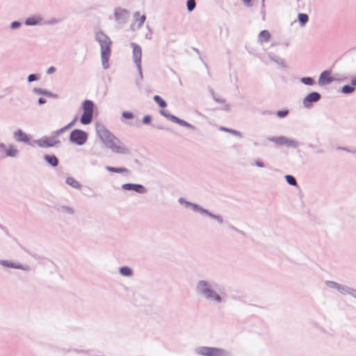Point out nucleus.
<instances>
[{"instance_id": "f257e3e1", "label": "nucleus", "mask_w": 356, "mask_h": 356, "mask_svg": "<svg viewBox=\"0 0 356 356\" xmlns=\"http://www.w3.org/2000/svg\"><path fill=\"white\" fill-rule=\"evenodd\" d=\"M221 285L213 280H199L195 285L196 293L206 300L220 303L222 298L219 292Z\"/></svg>"}, {"instance_id": "f03ea898", "label": "nucleus", "mask_w": 356, "mask_h": 356, "mask_svg": "<svg viewBox=\"0 0 356 356\" xmlns=\"http://www.w3.org/2000/svg\"><path fill=\"white\" fill-rule=\"evenodd\" d=\"M96 131L102 143L113 152L122 154H129V149L124 146L123 143L104 125H97Z\"/></svg>"}, {"instance_id": "7ed1b4c3", "label": "nucleus", "mask_w": 356, "mask_h": 356, "mask_svg": "<svg viewBox=\"0 0 356 356\" xmlns=\"http://www.w3.org/2000/svg\"><path fill=\"white\" fill-rule=\"evenodd\" d=\"M195 353L202 356H232V353L225 349L215 347L200 346Z\"/></svg>"}, {"instance_id": "20e7f679", "label": "nucleus", "mask_w": 356, "mask_h": 356, "mask_svg": "<svg viewBox=\"0 0 356 356\" xmlns=\"http://www.w3.org/2000/svg\"><path fill=\"white\" fill-rule=\"evenodd\" d=\"M95 40L101 47V54L111 53V40L102 31H99L95 34Z\"/></svg>"}, {"instance_id": "39448f33", "label": "nucleus", "mask_w": 356, "mask_h": 356, "mask_svg": "<svg viewBox=\"0 0 356 356\" xmlns=\"http://www.w3.org/2000/svg\"><path fill=\"white\" fill-rule=\"evenodd\" d=\"M69 140L72 143L81 146L86 143L88 134L81 129H75L71 131Z\"/></svg>"}, {"instance_id": "423d86ee", "label": "nucleus", "mask_w": 356, "mask_h": 356, "mask_svg": "<svg viewBox=\"0 0 356 356\" xmlns=\"http://www.w3.org/2000/svg\"><path fill=\"white\" fill-rule=\"evenodd\" d=\"M267 140L273 142L278 145H285L289 147L296 148L299 145V143L293 139H290L286 136H272L268 137Z\"/></svg>"}, {"instance_id": "0eeeda50", "label": "nucleus", "mask_w": 356, "mask_h": 356, "mask_svg": "<svg viewBox=\"0 0 356 356\" xmlns=\"http://www.w3.org/2000/svg\"><path fill=\"white\" fill-rule=\"evenodd\" d=\"M131 46L133 47V60L135 63L140 78L143 79V73H142V68H141V56H142V49L141 47L136 44V43H131Z\"/></svg>"}, {"instance_id": "6e6552de", "label": "nucleus", "mask_w": 356, "mask_h": 356, "mask_svg": "<svg viewBox=\"0 0 356 356\" xmlns=\"http://www.w3.org/2000/svg\"><path fill=\"white\" fill-rule=\"evenodd\" d=\"M188 204H190L191 208L193 211L195 212H199L201 214L206 215L209 216L210 218L215 219L219 224H222L224 222L223 218L220 215H216L211 212H210L209 210L204 209L199 204L196 203H187Z\"/></svg>"}, {"instance_id": "1a4fd4ad", "label": "nucleus", "mask_w": 356, "mask_h": 356, "mask_svg": "<svg viewBox=\"0 0 356 356\" xmlns=\"http://www.w3.org/2000/svg\"><path fill=\"white\" fill-rule=\"evenodd\" d=\"M56 136L51 134L50 137H43L35 141L40 147L48 148L54 147L60 143V141L55 139Z\"/></svg>"}, {"instance_id": "9d476101", "label": "nucleus", "mask_w": 356, "mask_h": 356, "mask_svg": "<svg viewBox=\"0 0 356 356\" xmlns=\"http://www.w3.org/2000/svg\"><path fill=\"white\" fill-rule=\"evenodd\" d=\"M321 98V95L318 92H311L307 94L302 99V105L305 108H311L313 104L318 102Z\"/></svg>"}, {"instance_id": "9b49d317", "label": "nucleus", "mask_w": 356, "mask_h": 356, "mask_svg": "<svg viewBox=\"0 0 356 356\" xmlns=\"http://www.w3.org/2000/svg\"><path fill=\"white\" fill-rule=\"evenodd\" d=\"M129 17L130 13L129 10L120 7L114 9V17L118 24H124Z\"/></svg>"}, {"instance_id": "f8f14e48", "label": "nucleus", "mask_w": 356, "mask_h": 356, "mask_svg": "<svg viewBox=\"0 0 356 356\" xmlns=\"http://www.w3.org/2000/svg\"><path fill=\"white\" fill-rule=\"evenodd\" d=\"M122 188L125 191H134L138 193L143 194L147 192V188L140 184L126 183L122 185Z\"/></svg>"}, {"instance_id": "ddd939ff", "label": "nucleus", "mask_w": 356, "mask_h": 356, "mask_svg": "<svg viewBox=\"0 0 356 356\" xmlns=\"http://www.w3.org/2000/svg\"><path fill=\"white\" fill-rule=\"evenodd\" d=\"M0 264L3 266L11 268H15V269H21L25 271H29L31 270V268L28 265H23L21 264H15L11 261L8 260H0Z\"/></svg>"}, {"instance_id": "4468645a", "label": "nucleus", "mask_w": 356, "mask_h": 356, "mask_svg": "<svg viewBox=\"0 0 356 356\" xmlns=\"http://www.w3.org/2000/svg\"><path fill=\"white\" fill-rule=\"evenodd\" d=\"M330 71L325 70L322 72L318 79V84L319 86H325L332 83L334 79L330 76Z\"/></svg>"}, {"instance_id": "2eb2a0df", "label": "nucleus", "mask_w": 356, "mask_h": 356, "mask_svg": "<svg viewBox=\"0 0 356 356\" xmlns=\"http://www.w3.org/2000/svg\"><path fill=\"white\" fill-rule=\"evenodd\" d=\"M14 138L18 143H29L30 138L22 129H17L14 132Z\"/></svg>"}, {"instance_id": "dca6fc26", "label": "nucleus", "mask_w": 356, "mask_h": 356, "mask_svg": "<svg viewBox=\"0 0 356 356\" xmlns=\"http://www.w3.org/2000/svg\"><path fill=\"white\" fill-rule=\"evenodd\" d=\"M32 91L33 93H35L36 95H44L47 97H51V98H54V99L58 98V95L53 93V92H51L49 90H47L45 89H43V88H34Z\"/></svg>"}, {"instance_id": "f3484780", "label": "nucleus", "mask_w": 356, "mask_h": 356, "mask_svg": "<svg viewBox=\"0 0 356 356\" xmlns=\"http://www.w3.org/2000/svg\"><path fill=\"white\" fill-rule=\"evenodd\" d=\"M43 159L51 167L55 168L58 165L59 161L54 154H45Z\"/></svg>"}, {"instance_id": "a211bd4d", "label": "nucleus", "mask_w": 356, "mask_h": 356, "mask_svg": "<svg viewBox=\"0 0 356 356\" xmlns=\"http://www.w3.org/2000/svg\"><path fill=\"white\" fill-rule=\"evenodd\" d=\"M42 21V18L40 16H32L25 19L24 24L26 26H35L40 24Z\"/></svg>"}, {"instance_id": "6ab92c4d", "label": "nucleus", "mask_w": 356, "mask_h": 356, "mask_svg": "<svg viewBox=\"0 0 356 356\" xmlns=\"http://www.w3.org/2000/svg\"><path fill=\"white\" fill-rule=\"evenodd\" d=\"M77 120V117H75L74 118V120L70 122V123H68L66 126L60 128V129L58 130H56L55 131H53L52 132V135L57 137L59 135L62 134L63 133H64L65 131L68 130L69 129H70L75 123V122Z\"/></svg>"}, {"instance_id": "aec40b11", "label": "nucleus", "mask_w": 356, "mask_h": 356, "mask_svg": "<svg viewBox=\"0 0 356 356\" xmlns=\"http://www.w3.org/2000/svg\"><path fill=\"white\" fill-rule=\"evenodd\" d=\"M95 104L92 101L86 99L82 103L83 112L93 113Z\"/></svg>"}, {"instance_id": "412c9836", "label": "nucleus", "mask_w": 356, "mask_h": 356, "mask_svg": "<svg viewBox=\"0 0 356 356\" xmlns=\"http://www.w3.org/2000/svg\"><path fill=\"white\" fill-rule=\"evenodd\" d=\"M105 169L111 172H115V173H125L126 175H129L130 171L126 168L124 167H120V168H115V167H111L109 165H107L105 167Z\"/></svg>"}, {"instance_id": "4be33fe9", "label": "nucleus", "mask_w": 356, "mask_h": 356, "mask_svg": "<svg viewBox=\"0 0 356 356\" xmlns=\"http://www.w3.org/2000/svg\"><path fill=\"white\" fill-rule=\"evenodd\" d=\"M93 113H87V112H83L80 121L81 124L84 125H87L91 123L92 120Z\"/></svg>"}, {"instance_id": "5701e85b", "label": "nucleus", "mask_w": 356, "mask_h": 356, "mask_svg": "<svg viewBox=\"0 0 356 356\" xmlns=\"http://www.w3.org/2000/svg\"><path fill=\"white\" fill-rule=\"evenodd\" d=\"M56 210L58 212L63 213H68V214H70V215H72L74 213V211L73 208H72L70 207H68V206H65V205H58V206H56Z\"/></svg>"}, {"instance_id": "b1692460", "label": "nucleus", "mask_w": 356, "mask_h": 356, "mask_svg": "<svg viewBox=\"0 0 356 356\" xmlns=\"http://www.w3.org/2000/svg\"><path fill=\"white\" fill-rule=\"evenodd\" d=\"M269 58L275 62V63L280 65L282 67H286L284 60L280 58L278 56L275 55L273 53H269L268 54Z\"/></svg>"}, {"instance_id": "393cba45", "label": "nucleus", "mask_w": 356, "mask_h": 356, "mask_svg": "<svg viewBox=\"0 0 356 356\" xmlns=\"http://www.w3.org/2000/svg\"><path fill=\"white\" fill-rule=\"evenodd\" d=\"M173 122L177 123V124H179L180 126L188 128V129H192V130L195 129V126H193V124L187 122L186 121H185L184 120H181V119L177 118V116L175 117Z\"/></svg>"}, {"instance_id": "a878e982", "label": "nucleus", "mask_w": 356, "mask_h": 356, "mask_svg": "<svg viewBox=\"0 0 356 356\" xmlns=\"http://www.w3.org/2000/svg\"><path fill=\"white\" fill-rule=\"evenodd\" d=\"M65 182L67 184L71 186L74 188L80 189L81 187V184H79L78 181L72 177H67Z\"/></svg>"}, {"instance_id": "bb28decb", "label": "nucleus", "mask_w": 356, "mask_h": 356, "mask_svg": "<svg viewBox=\"0 0 356 356\" xmlns=\"http://www.w3.org/2000/svg\"><path fill=\"white\" fill-rule=\"evenodd\" d=\"M119 273L120 275L124 277H130L133 275L132 269L127 266H122L119 268Z\"/></svg>"}, {"instance_id": "cd10ccee", "label": "nucleus", "mask_w": 356, "mask_h": 356, "mask_svg": "<svg viewBox=\"0 0 356 356\" xmlns=\"http://www.w3.org/2000/svg\"><path fill=\"white\" fill-rule=\"evenodd\" d=\"M270 38V34L267 30H263L260 31L259 34V40L261 42H267Z\"/></svg>"}, {"instance_id": "c85d7f7f", "label": "nucleus", "mask_w": 356, "mask_h": 356, "mask_svg": "<svg viewBox=\"0 0 356 356\" xmlns=\"http://www.w3.org/2000/svg\"><path fill=\"white\" fill-rule=\"evenodd\" d=\"M134 17L136 20H138V29H140L144 24L146 19V16L145 15L140 16L139 12H135L134 13Z\"/></svg>"}, {"instance_id": "c756f323", "label": "nucleus", "mask_w": 356, "mask_h": 356, "mask_svg": "<svg viewBox=\"0 0 356 356\" xmlns=\"http://www.w3.org/2000/svg\"><path fill=\"white\" fill-rule=\"evenodd\" d=\"M111 53L101 54L102 67L104 70H106L108 67V59Z\"/></svg>"}, {"instance_id": "7c9ffc66", "label": "nucleus", "mask_w": 356, "mask_h": 356, "mask_svg": "<svg viewBox=\"0 0 356 356\" xmlns=\"http://www.w3.org/2000/svg\"><path fill=\"white\" fill-rule=\"evenodd\" d=\"M355 90V88L352 85H348V84H346V85H344L341 88V92L343 93V94H346V95H349V94H351L353 93Z\"/></svg>"}, {"instance_id": "2f4dec72", "label": "nucleus", "mask_w": 356, "mask_h": 356, "mask_svg": "<svg viewBox=\"0 0 356 356\" xmlns=\"http://www.w3.org/2000/svg\"><path fill=\"white\" fill-rule=\"evenodd\" d=\"M153 100L159 105L161 108H165L167 106L166 102L159 95H155L153 97Z\"/></svg>"}, {"instance_id": "473e14b6", "label": "nucleus", "mask_w": 356, "mask_h": 356, "mask_svg": "<svg viewBox=\"0 0 356 356\" xmlns=\"http://www.w3.org/2000/svg\"><path fill=\"white\" fill-rule=\"evenodd\" d=\"M298 19L300 23V25L301 26H303L307 23L309 20V17L305 13H299L298 15Z\"/></svg>"}, {"instance_id": "72a5a7b5", "label": "nucleus", "mask_w": 356, "mask_h": 356, "mask_svg": "<svg viewBox=\"0 0 356 356\" xmlns=\"http://www.w3.org/2000/svg\"><path fill=\"white\" fill-rule=\"evenodd\" d=\"M300 81L306 86H313L315 83V80L310 76L302 77Z\"/></svg>"}, {"instance_id": "f704fd0d", "label": "nucleus", "mask_w": 356, "mask_h": 356, "mask_svg": "<svg viewBox=\"0 0 356 356\" xmlns=\"http://www.w3.org/2000/svg\"><path fill=\"white\" fill-rule=\"evenodd\" d=\"M220 130H222L224 131L230 133L232 135H234L235 136H237L238 138H242L241 133L240 131H238L235 130V129H229V128L222 127H220Z\"/></svg>"}, {"instance_id": "c9c22d12", "label": "nucleus", "mask_w": 356, "mask_h": 356, "mask_svg": "<svg viewBox=\"0 0 356 356\" xmlns=\"http://www.w3.org/2000/svg\"><path fill=\"white\" fill-rule=\"evenodd\" d=\"M284 179L289 185L296 186H297V181L296 178L291 175H286L284 176Z\"/></svg>"}, {"instance_id": "e433bc0d", "label": "nucleus", "mask_w": 356, "mask_h": 356, "mask_svg": "<svg viewBox=\"0 0 356 356\" xmlns=\"http://www.w3.org/2000/svg\"><path fill=\"white\" fill-rule=\"evenodd\" d=\"M160 114L163 116H164L165 118H166L167 119H168L169 120L173 122L175 118V115L170 113L168 111H165V110H161L159 111Z\"/></svg>"}, {"instance_id": "4c0bfd02", "label": "nucleus", "mask_w": 356, "mask_h": 356, "mask_svg": "<svg viewBox=\"0 0 356 356\" xmlns=\"http://www.w3.org/2000/svg\"><path fill=\"white\" fill-rule=\"evenodd\" d=\"M17 150L13 146H10L8 149H6V154L7 156L15 157L16 156Z\"/></svg>"}, {"instance_id": "58836bf2", "label": "nucleus", "mask_w": 356, "mask_h": 356, "mask_svg": "<svg viewBox=\"0 0 356 356\" xmlns=\"http://www.w3.org/2000/svg\"><path fill=\"white\" fill-rule=\"evenodd\" d=\"M196 6V2L195 0H187L186 1V7L187 10L189 12L193 11Z\"/></svg>"}, {"instance_id": "ea45409f", "label": "nucleus", "mask_w": 356, "mask_h": 356, "mask_svg": "<svg viewBox=\"0 0 356 356\" xmlns=\"http://www.w3.org/2000/svg\"><path fill=\"white\" fill-rule=\"evenodd\" d=\"M325 285L329 287V288H331V289H336L337 290H338V288L339 286V283L336 282H334V281H330V280H327V281H325Z\"/></svg>"}, {"instance_id": "a19ab883", "label": "nucleus", "mask_w": 356, "mask_h": 356, "mask_svg": "<svg viewBox=\"0 0 356 356\" xmlns=\"http://www.w3.org/2000/svg\"><path fill=\"white\" fill-rule=\"evenodd\" d=\"M289 111L288 109L280 110L276 112V115L280 118H285L288 115Z\"/></svg>"}, {"instance_id": "79ce46f5", "label": "nucleus", "mask_w": 356, "mask_h": 356, "mask_svg": "<svg viewBox=\"0 0 356 356\" xmlns=\"http://www.w3.org/2000/svg\"><path fill=\"white\" fill-rule=\"evenodd\" d=\"M350 287H349L348 286L339 284V286L337 291H339L342 294L348 293V292L350 291Z\"/></svg>"}, {"instance_id": "37998d69", "label": "nucleus", "mask_w": 356, "mask_h": 356, "mask_svg": "<svg viewBox=\"0 0 356 356\" xmlns=\"http://www.w3.org/2000/svg\"><path fill=\"white\" fill-rule=\"evenodd\" d=\"M40 79V75L36 74H31L27 77V81L29 83L38 81Z\"/></svg>"}, {"instance_id": "c03bdc74", "label": "nucleus", "mask_w": 356, "mask_h": 356, "mask_svg": "<svg viewBox=\"0 0 356 356\" xmlns=\"http://www.w3.org/2000/svg\"><path fill=\"white\" fill-rule=\"evenodd\" d=\"M122 116L123 118L127 119V120H131L134 118L133 113H131L130 111H123L122 113Z\"/></svg>"}, {"instance_id": "a18cd8bd", "label": "nucleus", "mask_w": 356, "mask_h": 356, "mask_svg": "<svg viewBox=\"0 0 356 356\" xmlns=\"http://www.w3.org/2000/svg\"><path fill=\"white\" fill-rule=\"evenodd\" d=\"M152 119V115H146L143 118L142 122L145 124H150Z\"/></svg>"}, {"instance_id": "49530a36", "label": "nucleus", "mask_w": 356, "mask_h": 356, "mask_svg": "<svg viewBox=\"0 0 356 356\" xmlns=\"http://www.w3.org/2000/svg\"><path fill=\"white\" fill-rule=\"evenodd\" d=\"M21 24V22L19 21H13V22H11L10 27L11 29L13 30L17 29L20 27Z\"/></svg>"}, {"instance_id": "de8ad7c7", "label": "nucleus", "mask_w": 356, "mask_h": 356, "mask_svg": "<svg viewBox=\"0 0 356 356\" xmlns=\"http://www.w3.org/2000/svg\"><path fill=\"white\" fill-rule=\"evenodd\" d=\"M229 227L231 229H232V230H234V231H235V232H238V233H239V234H241L242 235H245V233L243 231L239 230L238 229H237L236 227H235L234 226H233V225H232L230 224L229 225Z\"/></svg>"}, {"instance_id": "09e8293b", "label": "nucleus", "mask_w": 356, "mask_h": 356, "mask_svg": "<svg viewBox=\"0 0 356 356\" xmlns=\"http://www.w3.org/2000/svg\"><path fill=\"white\" fill-rule=\"evenodd\" d=\"M348 294L350 295L353 298L356 299V289L350 287Z\"/></svg>"}, {"instance_id": "8fccbe9b", "label": "nucleus", "mask_w": 356, "mask_h": 356, "mask_svg": "<svg viewBox=\"0 0 356 356\" xmlns=\"http://www.w3.org/2000/svg\"><path fill=\"white\" fill-rule=\"evenodd\" d=\"M56 69L55 67L54 66H51L49 67L47 70V74H53L56 72Z\"/></svg>"}, {"instance_id": "3c124183", "label": "nucleus", "mask_w": 356, "mask_h": 356, "mask_svg": "<svg viewBox=\"0 0 356 356\" xmlns=\"http://www.w3.org/2000/svg\"><path fill=\"white\" fill-rule=\"evenodd\" d=\"M178 202L181 204L184 203L187 207H191L190 204H187V203H191V202L185 200L184 198H183V197H179L178 200Z\"/></svg>"}, {"instance_id": "603ef678", "label": "nucleus", "mask_w": 356, "mask_h": 356, "mask_svg": "<svg viewBox=\"0 0 356 356\" xmlns=\"http://www.w3.org/2000/svg\"><path fill=\"white\" fill-rule=\"evenodd\" d=\"M254 165L259 168H264V164L263 162H261V161L259 160H257L255 161L254 162Z\"/></svg>"}, {"instance_id": "864d4df0", "label": "nucleus", "mask_w": 356, "mask_h": 356, "mask_svg": "<svg viewBox=\"0 0 356 356\" xmlns=\"http://www.w3.org/2000/svg\"><path fill=\"white\" fill-rule=\"evenodd\" d=\"M147 27L148 28V33L145 35V38L149 39V40H151L152 39V37H151V35H152V31L151 29H149V25H147Z\"/></svg>"}, {"instance_id": "5fc2aeb1", "label": "nucleus", "mask_w": 356, "mask_h": 356, "mask_svg": "<svg viewBox=\"0 0 356 356\" xmlns=\"http://www.w3.org/2000/svg\"><path fill=\"white\" fill-rule=\"evenodd\" d=\"M46 99L43 97H40L38 99V103L39 105H42V104H44L46 103Z\"/></svg>"}, {"instance_id": "6e6d98bb", "label": "nucleus", "mask_w": 356, "mask_h": 356, "mask_svg": "<svg viewBox=\"0 0 356 356\" xmlns=\"http://www.w3.org/2000/svg\"><path fill=\"white\" fill-rule=\"evenodd\" d=\"M214 101L216 102L217 103H220V104H223V103L225 102V99L220 98V97H216V98H215Z\"/></svg>"}, {"instance_id": "4d7b16f0", "label": "nucleus", "mask_w": 356, "mask_h": 356, "mask_svg": "<svg viewBox=\"0 0 356 356\" xmlns=\"http://www.w3.org/2000/svg\"><path fill=\"white\" fill-rule=\"evenodd\" d=\"M338 149H341V150H344V151L348 152L355 153V151L350 150V149H348L347 147H339Z\"/></svg>"}, {"instance_id": "13d9d810", "label": "nucleus", "mask_w": 356, "mask_h": 356, "mask_svg": "<svg viewBox=\"0 0 356 356\" xmlns=\"http://www.w3.org/2000/svg\"><path fill=\"white\" fill-rule=\"evenodd\" d=\"M242 1L244 3V4L247 6H251V1L252 0H242Z\"/></svg>"}, {"instance_id": "bf43d9fd", "label": "nucleus", "mask_w": 356, "mask_h": 356, "mask_svg": "<svg viewBox=\"0 0 356 356\" xmlns=\"http://www.w3.org/2000/svg\"><path fill=\"white\" fill-rule=\"evenodd\" d=\"M222 110H224V111H225L227 112L230 111V106H229V104H225Z\"/></svg>"}, {"instance_id": "052dcab7", "label": "nucleus", "mask_w": 356, "mask_h": 356, "mask_svg": "<svg viewBox=\"0 0 356 356\" xmlns=\"http://www.w3.org/2000/svg\"><path fill=\"white\" fill-rule=\"evenodd\" d=\"M58 21L56 19H51L50 21H49L47 24H56L57 23Z\"/></svg>"}, {"instance_id": "680f3d73", "label": "nucleus", "mask_w": 356, "mask_h": 356, "mask_svg": "<svg viewBox=\"0 0 356 356\" xmlns=\"http://www.w3.org/2000/svg\"><path fill=\"white\" fill-rule=\"evenodd\" d=\"M209 92H210L211 95H212V97H213V99L214 100L215 98H216V95L214 91L213 90V89L210 88L209 89Z\"/></svg>"}, {"instance_id": "e2e57ef3", "label": "nucleus", "mask_w": 356, "mask_h": 356, "mask_svg": "<svg viewBox=\"0 0 356 356\" xmlns=\"http://www.w3.org/2000/svg\"><path fill=\"white\" fill-rule=\"evenodd\" d=\"M209 92H210L211 95H212V97H213V99L214 100L215 98H216V95L214 91L213 90V89L210 88L209 89Z\"/></svg>"}, {"instance_id": "0e129e2a", "label": "nucleus", "mask_w": 356, "mask_h": 356, "mask_svg": "<svg viewBox=\"0 0 356 356\" xmlns=\"http://www.w3.org/2000/svg\"><path fill=\"white\" fill-rule=\"evenodd\" d=\"M73 350H74V352H76V353H88V350H79V349H74Z\"/></svg>"}, {"instance_id": "69168bd1", "label": "nucleus", "mask_w": 356, "mask_h": 356, "mask_svg": "<svg viewBox=\"0 0 356 356\" xmlns=\"http://www.w3.org/2000/svg\"><path fill=\"white\" fill-rule=\"evenodd\" d=\"M351 85L356 86V77L351 79Z\"/></svg>"}, {"instance_id": "338daca9", "label": "nucleus", "mask_w": 356, "mask_h": 356, "mask_svg": "<svg viewBox=\"0 0 356 356\" xmlns=\"http://www.w3.org/2000/svg\"><path fill=\"white\" fill-rule=\"evenodd\" d=\"M307 146H308V147L312 148V149L315 148V145L312 143L308 144Z\"/></svg>"}, {"instance_id": "774afa93", "label": "nucleus", "mask_w": 356, "mask_h": 356, "mask_svg": "<svg viewBox=\"0 0 356 356\" xmlns=\"http://www.w3.org/2000/svg\"><path fill=\"white\" fill-rule=\"evenodd\" d=\"M6 145L3 143H0V149H5Z\"/></svg>"}]
</instances>
